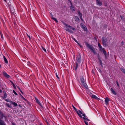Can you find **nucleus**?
Returning <instances> with one entry per match:
<instances>
[{
	"label": "nucleus",
	"mask_w": 125,
	"mask_h": 125,
	"mask_svg": "<svg viewBox=\"0 0 125 125\" xmlns=\"http://www.w3.org/2000/svg\"><path fill=\"white\" fill-rule=\"evenodd\" d=\"M19 90H20V91L21 92V93L22 94H23L22 91H21V90L20 89H19Z\"/></svg>",
	"instance_id": "obj_47"
},
{
	"label": "nucleus",
	"mask_w": 125,
	"mask_h": 125,
	"mask_svg": "<svg viewBox=\"0 0 125 125\" xmlns=\"http://www.w3.org/2000/svg\"><path fill=\"white\" fill-rule=\"evenodd\" d=\"M116 83L118 86V87L119 86V84H118V83L117 81H116Z\"/></svg>",
	"instance_id": "obj_44"
},
{
	"label": "nucleus",
	"mask_w": 125,
	"mask_h": 125,
	"mask_svg": "<svg viewBox=\"0 0 125 125\" xmlns=\"http://www.w3.org/2000/svg\"><path fill=\"white\" fill-rule=\"evenodd\" d=\"M82 115L84 117H85V115L84 114H82Z\"/></svg>",
	"instance_id": "obj_45"
},
{
	"label": "nucleus",
	"mask_w": 125,
	"mask_h": 125,
	"mask_svg": "<svg viewBox=\"0 0 125 125\" xmlns=\"http://www.w3.org/2000/svg\"><path fill=\"white\" fill-rule=\"evenodd\" d=\"M41 50H43L44 52H46V49L43 47L41 46Z\"/></svg>",
	"instance_id": "obj_24"
},
{
	"label": "nucleus",
	"mask_w": 125,
	"mask_h": 125,
	"mask_svg": "<svg viewBox=\"0 0 125 125\" xmlns=\"http://www.w3.org/2000/svg\"><path fill=\"white\" fill-rule=\"evenodd\" d=\"M92 97L96 99L97 98V97H96L95 95H92Z\"/></svg>",
	"instance_id": "obj_25"
},
{
	"label": "nucleus",
	"mask_w": 125,
	"mask_h": 125,
	"mask_svg": "<svg viewBox=\"0 0 125 125\" xmlns=\"http://www.w3.org/2000/svg\"><path fill=\"white\" fill-rule=\"evenodd\" d=\"M107 25H106V24H104V28H107Z\"/></svg>",
	"instance_id": "obj_41"
},
{
	"label": "nucleus",
	"mask_w": 125,
	"mask_h": 125,
	"mask_svg": "<svg viewBox=\"0 0 125 125\" xmlns=\"http://www.w3.org/2000/svg\"><path fill=\"white\" fill-rule=\"evenodd\" d=\"M65 30L70 33H73V32L69 28L67 27L65 28Z\"/></svg>",
	"instance_id": "obj_12"
},
{
	"label": "nucleus",
	"mask_w": 125,
	"mask_h": 125,
	"mask_svg": "<svg viewBox=\"0 0 125 125\" xmlns=\"http://www.w3.org/2000/svg\"><path fill=\"white\" fill-rule=\"evenodd\" d=\"M9 102H10V103L11 104H13V102H12V101H10Z\"/></svg>",
	"instance_id": "obj_43"
},
{
	"label": "nucleus",
	"mask_w": 125,
	"mask_h": 125,
	"mask_svg": "<svg viewBox=\"0 0 125 125\" xmlns=\"http://www.w3.org/2000/svg\"><path fill=\"white\" fill-rule=\"evenodd\" d=\"M3 92L4 93V96L3 97V99H4L6 98L7 95L6 92L5 91H3Z\"/></svg>",
	"instance_id": "obj_15"
},
{
	"label": "nucleus",
	"mask_w": 125,
	"mask_h": 125,
	"mask_svg": "<svg viewBox=\"0 0 125 125\" xmlns=\"http://www.w3.org/2000/svg\"><path fill=\"white\" fill-rule=\"evenodd\" d=\"M63 24H64V25H65V24H65V23H63Z\"/></svg>",
	"instance_id": "obj_59"
},
{
	"label": "nucleus",
	"mask_w": 125,
	"mask_h": 125,
	"mask_svg": "<svg viewBox=\"0 0 125 125\" xmlns=\"http://www.w3.org/2000/svg\"><path fill=\"white\" fill-rule=\"evenodd\" d=\"M30 63L29 62H27V64L28 65H30Z\"/></svg>",
	"instance_id": "obj_48"
},
{
	"label": "nucleus",
	"mask_w": 125,
	"mask_h": 125,
	"mask_svg": "<svg viewBox=\"0 0 125 125\" xmlns=\"http://www.w3.org/2000/svg\"><path fill=\"white\" fill-rule=\"evenodd\" d=\"M99 61L100 64L101 65V66H102V61H101V60L100 59H99Z\"/></svg>",
	"instance_id": "obj_38"
},
{
	"label": "nucleus",
	"mask_w": 125,
	"mask_h": 125,
	"mask_svg": "<svg viewBox=\"0 0 125 125\" xmlns=\"http://www.w3.org/2000/svg\"><path fill=\"white\" fill-rule=\"evenodd\" d=\"M82 84L86 88L88 89V87L86 84L84 80L83 77H81L80 78Z\"/></svg>",
	"instance_id": "obj_3"
},
{
	"label": "nucleus",
	"mask_w": 125,
	"mask_h": 125,
	"mask_svg": "<svg viewBox=\"0 0 125 125\" xmlns=\"http://www.w3.org/2000/svg\"><path fill=\"white\" fill-rule=\"evenodd\" d=\"M5 105L7 106L8 107L10 108H11L12 106L10 105L8 103H6L5 104Z\"/></svg>",
	"instance_id": "obj_22"
},
{
	"label": "nucleus",
	"mask_w": 125,
	"mask_h": 125,
	"mask_svg": "<svg viewBox=\"0 0 125 125\" xmlns=\"http://www.w3.org/2000/svg\"><path fill=\"white\" fill-rule=\"evenodd\" d=\"M8 6L10 9V12L11 13H13L14 12V9L13 7L11 5H9Z\"/></svg>",
	"instance_id": "obj_6"
},
{
	"label": "nucleus",
	"mask_w": 125,
	"mask_h": 125,
	"mask_svg": "<svg viewBox=\"0 0 125 125\" xmlns=\"http://www.w3.org/2000/svg\"><path fill=\"white\" fill-rule=\"evenodd\" d=\"M13 87H15L14 85H13Z\"/></svg>",
	"instance_id": "obj_63"
},
{
	"label": "nucleus",
	"mask_w": 125,
	"mask_h": 125,
	"mask_svg": "<svg viewBox=\"0 0 125 125\" xmlns=\"http://www.w3.org/2000/svg\"><path fill=\"white\" fill-rule=\"evenodd\" d=\"M1 37L2 38V36H1Z\"/></svg>",
	"instance_id": "obj_62"
},
{
	"label": "nucleus",
	"mask_w": 125,
	"mask_h": 125,
	"mask_svg": "<svg viewBox=\"0 0 125 125\" xmlns=\"http://www.w3.org/2000/svg\"><path fill=\"white\" fill-rule=\"evenodd\" d=\"M35 98L37 103L41 107H42V106L41 104L40 103L38 100L37 99V98L36 97H35Z\"/></svg>",
	"instance_id": "obj_14"
},
{
	"label": "nucleus",
	"mask_w": 125,
	"mask_h": 125,
	"mask_svg": "<svg viewBox=\"0 0 125 125\" xmlns=\"http://www.w3.org/2000/svg\"><path fill=\"white\" fill-rule=\"evenodd\" d=\"M3 74L4 76L7 78H9L10 77V76L8 75L5 71L3 72Z\"/></svg>",
	"instance_id": "obj_9"
},
{
	"label": "nucleus",
	"mask_w": 125,
	"mask_h": 125,
	"mask_svg": "<svg viewBox=\"0 0 125 125\" xmlns=\"http://www.w3.org/2000/svg\"><path fill=\"white\" fill-rule=\"evenodd\" d=\"M120 17L121 18H122V17H123L121 15H120Z\"/></svg>",
	"instance_id": "obj_58"
},
{
	"label": "nucleus",
	"mask_w": 125,
	"mask_h": 125,
	"mask_svg": "<svg viewBox=\"0 0 125 125\" xmlns=\"http://www.w3.org/2000/svg\"><path fill=\"white\" fill-rule=\"evenodd\" d=\"M5 101L7 102H9L10 100H9V99H5Z\"/></svg>",
	"instance_id": "obj_40"
},
{
	"label": "nucleus",
	"mask_w": 125,
	"mask_h": 125,
	"mask_svg": "<svg viewBox=\"0 0 125 125\" xmlns=\"http://www.w3.org/2000/svg\"><path fill=\"white\" fill-rule=\"evenodd\" d=\"M13 87H15L14 85H13Z\"/></svg>",
	"instance_id": "obj_64"
},
{
	"label": "nucleus",
	"mask_w": 125,
	"mask_h": 125,
	"mask_svg": "<svg viewBox=\"0 0 125 125\" xmlns=\"http://www.w3.org/2000/svg\"><path fill=\"white\" fill-rule=\"evenodd\" d=\"M124 42H123V41H122L121 42V44H122V46L123 45V43Z\"/></svg>",
	"instance_id": "obj_49"
},
{
	"label": "nucleus",
	"mask_w": 125,
	"mask_h": 125,
	"mask_svg": "<svg viewBox=\"0 0 125 125\" xmlns=\"http://www.w3.org/2000/svg\"><path fill=\"white\" fill-rule=\"evenodd\" d=\"M73 108L74 110L76 112V113H78V111H77V110L75 108L73 105Z\"/></svg>",
	"instance_id": "obj_27"
},
{
	"label": "nucleus",
	"mask_w": 125,
	"mask_h": 125,
	"mask_svg": "<svg viewBox=\"0 0 125 125\" xmlns=\"http://www.w3.org/2000/svg\"><path fill=\"white\" fill-rule=\"evenodd\" d=\"M52 19L53 20H54L56 22H58V21L55 18L53 17Z\"/></svg>",
	"instance_id": "obj_29"
},
{
	"label": "nucleus",
	"mask_w": 125,
	"mask_h": 125,
	"mask_svg": "<svg viewBox=\"0 0 125 125\" xmlns=\"http://www.w3.org/2000/svg\"><path fill=\"white\" fill-rule=\"evenodd\" d=\"M2 92V90L0 89V93H1Z\"/></svg>",
	"instance_id": "obj_50"
},
{
	"label": "nucleus",
	"mask_w": 125,
	"mask_h": 125,
	"mask_svg": "<svg viewBox=\"0 0 125 125\" xmlns=\"http://www.w3.org/2000/svg\"><path fill=\"white\" fill-rule=\"evenodd\" d=\"M74 40L75 41V42H77L79 45H80V46L81 47V46L78 43V42H77V41L74 38H73Z\"/></svg>",
	"instance_id": "obj_30"
},
{
	"label": "nucleus",
	"mask_w": 125,
	"mask_h": 125,
	"mask_svg": "<svg viewBox=\"0 0 125 125\" xmlns=\"http://www.w3.org/2000/svg\"><path fill=\"white\" fill-rule=\"evenodd\" d=\"M65 25L67 27H69V28L71 29H72L73 30H75V28H73L72 26H70V25H68V24H65Z\"/></svg>",
	"instance_id": "obj_13"
},
{
	"label": "nucleus",
	"mask_w": 125,
	"mask_h": 125,
	"mask_svg": "<svg viewBox=\"0 0 125 125\" xmlns=\"http://www.w3.org/2000/svg\"><path fill=\"white\" fill-rule=\"evenodd\" d=\"M70 8L72 10V11H75V10L74 9V7H73L72 6H71L70 7Z\"/></svg>",
	"instance_id": "obj_19"
},
{
	"label": "nucleus",
	"mask_w": 125,
	"mask_h": 125,
	"mask_svg": "<svg viewBox=\"0 0 125 125\" xmlns=\"http://www.w3.org/2000/svg\"><path fill=\"white\" fill-rule=\"evenodd\" d=\"M75 65L76 66H74V69L75 70H76V69H77V67H78V64L77 63V62H76L75 63Z\"/></svg>",
	"instance_id": "obj_21"
},
{
	"label": "nucleus",
	"mask_w": 125,
	"mask_h": 125,
	"mask_svg": "<svg viewBox=\"0 0 125 125\" xmlns=\"http://www.w3.org/2000/svg\"><path fill=\"white\" fill-rule=\"evenodd\" d=\"M103 52V53L105 55V58H106V51L104 49L102 51Z\"/></svg>",
	"instance_id": "obj_17"
},
{
	"label": "nucleus",
	"mask_w": 125,
	"mask_h": 125,
	"mask_svg": "<svg viewBox=\"0 0 125 125\" xmlns=\"http://www.w3.org/2000/svg\"><path fill=\"white\" fill-rule=\"evenodd\" d=\"M27 36L28 37H29V39L30 40L31 39V37L27 33Z\"/></svg>",
	"instance_id": "obj_39"
},
{
	"label": "nucleus",
	"mask_w": 125,
	"mask_h": 125,
	"mask_svg": "<svg viewBox=\"0 0 125 125\" xmlns=\"http://www.w3.org/2000/svg\"><path fill=\"white\" fill-rule=\"evenodd\" d=\"M78 111H79V112L81 114H83V113H82V112L80 110H79Z\"/></svg>",
	"instance_id": "obj_42"
},
{
	"label": "nucleus",
	"mask_w": 125,
	"mask_h": 125,
	"mask_svg": "<svg viewBox=\"0 0 125 125\" xmlns=\"http://www.w3.org/2000/svg\"><path fill=\"white\" fill-rule=\"evenodd\" d=\"M0 125H6L5 122L0 118Z\"/></svg>",
	"instance_id": "obj_11"
},
{
	"label": "nucleus",
	"mask_w": 125,
	"mask_h": 125,
	"mask_svg": "<svg viewBox=\"0 0 125 125\" xmlns=\"http://www.w3.org/2000/svg\"><path fill=\"white\" fill-rule=\"evenodd\" d=\"M13 104L15 106H16L17 105V104L15 102H13Z\"/></svg>",
	"instance_id": "obj_31"
},
{
	"label": "nucleus",
	"mask_w": 125,
	"mask_h": 125,
	"mask_svg": "<svg viewBox=\"0 0 125 125\" xmlns=\"http://www.w3.org/2000/svg\"><path fill=\"white\" fill-rule=\"evenodd\" d=\"M77 113V114L81 118H82V116L78 112V113Z\"/></svg>",
	"instance_id": "obj_35"
},
{
	"label": "nucleus",
	"mask_w": 125,
	"mask_h": 125,
	"mask_svg": "<svg viewBox=\"0 0 125 125\" xmlns=\"http://www.w3.org/2000/svg\"><path fill=\"white\" fill-rule=\"evenodd\" d=\"M75 21H78L79 20V19L78 17L77 16H75Z\"/></svg>",
	"instance_id": "obj_23"
},
{
	"label": "nucleus",
	"mask_w": 125,
	"mask_h": 125,
	"mask_svg": "<svg viewBox=\"0 0 125 125\" xmlns=\"http://www.w3.org/2000/svg\"><path fill=\"white\" fill-rule=\"evenodd\" d=\"M50 15H51V19H52L53 18V15L52 13H50Z\"/></svg>",
	"instance_id": "obj_33"
},
{
	"label": "nucleus",
	"mask_w": 125,
	"mask_h": 125,
	"mask_svg": "<svg viewBox=\"0 0 125 125\" xmlns=\"http://www.w3.org/2000/svg\"><path fill=\"white\" fill-rule=\"evenodd\" d=\"M109 100V99L108 97H106L105 100V104H107L108 103Z\"/></svg>",
	"instance_id": "obj_16"
},
{
	"label": "nucleus",
	"mask_w": 125,
	"mask_h": 125,
	"mask_svg": "<svg viewBox=\"0 0 125 125\" xmlns=\"http://www.w3.org/2000/svg\"><path fill=\"white\" fill-rule=\"evenodd\" d=\"M111 90L112 93L116 95V93L115 92L114 90L112 88L111 89Z\"/></svg>",
	"instance_id": "obj_18"
},
{
	"label": "nucleus",
	"mask_w": 125,
	"mask_h": 125,
	"mask_svg": "<svg viewBox=\"0 0 125 125\" xmlns=\"http://www.w3.org/2000/svg\"><path fill=\"white\" fill-rule=\"evenodd\" d=\"M76 60L78 63H80L81 61V55L79 54L76 57Z\"/></svg>",
	"instance_id": "obj_4"
},
{
	"label": "nucleus",
	"mask_w": 125,
	"mask_h": 125,
	"mask_svg": "<svg viewBox=\"0 0 125 125\" xmlns=\"http://www.w3.org/2000/svg\"><path fill=\"white\" fill-rule=\"evenodd\" d=\"M86 47L89 49L91 52H93L94 54H95L96 53L97 54L95 48L92 46L88 44L87 42L86 43Z\"/></svg>",
	"instance_id": "obj_1"
},
{
	"label": "nucleus",
	"mask_w": 125,
	"mask_h": 125,
	"mask_svg": "<svg viewBox=\"0 0 125 125\" xmlns=\"http://www.w3.org/2000/svg\"><path fill=\"white\" fill-rule=\"evenodd\" d=\"M20 96L22 98L23 100H24L26 101V100L23 96L20 94Z\"/></svg>",
	"instance_id": "obj_32"
},
{
	"label": "nucleus",
	"mask_w": 125,
	"mask_h": 125,
	"mask_svg": "<svg viewBox=\"0 0 125 125\" xmlns=\"http://www.w3.org/2000/svg\"><path fill=\"white\" fill-rule=\"evenodd\" d=\"M4 60L5 62L6 63H7L8 62V61L7 60L6 58H5L4 56H3Z\"/></svg>",
	"instance_id": "obj_20"
},
{
	"label": "nucleus",
	"mask_w": 125,
	"mask_h": 125,
	"mask_svg": "<svg viewBox=\"0 0 125 125\" xmlns=\"http://www.w3.org/2000/svg\"><path fill=\"white\" fill-rule=\"evenodd\" d=\"M98 58L99 60V59H100L99 56L98 57Z\"/></svg>",
	"instance_id": "obj_56"
},
{
	"label": "nucleus",
	"mask_w": 125,
	"mask_h": 125,
	"mask_svg": "<svg viewBox=\"0 0 125 125\" xmlns=\"http://www.w3.org/2000/svg\"><path fill=\"white\" fill-rule=\"evenodd\" d=\"M3 117H4L5 118H6V116H4Z\"/></svg>",
	"instance_id": "obj_60"
},
{
	"label": "nucleus",
	"mask_w": 125,
	"mask_h": 125,
	"mask_svg": "<svg viewBox=\"0 0 125 125\" xmlns=\"http://www.w3.org/2000/svg\"><path fill=\"white\" fill-rule=\"evenodd\" d=\"M96 4L99 6H101L102 4V2L100 0H96Z\"/></svg>",
	"instance_id": "obj_5"
},
{
	"label": "nucleus",
	"mask_w": 125,
	"mask_h": 125,
	"mask_svg": "<svg viewBox=\"0 0 125 125\" xmlns=\"http://www.w3.org/2000/svg\"><path fill=\"white\" fill-rule=\"evenodd\" d=\"M83 119H84V120H87L88 121H90V120L89 119H87V118L86 117H83Z\"/></svg>",
	"instance_id": "obj_28"
},
{
	"label": "nucleus",
	"mask_w": 125,
	"mask_h": 125,
	"mask_svg": "<svg viewBox=\"0 0 125 125\" xmlns=\"http://www.w3.org/2000/svg\"><path fill=\"white\" fill-rule=\"evenodd\" d=\"M98 45L99 47V50L101 52H102V51L104 49V48H102V47L101 45L100 44L99 42H98Z\"/></svg>",
	"instance_id": "obj_8"
},
{
	"label": "nucleus",
	"mask_w": 125,
	"mask_h": 125,
	"mask_svg": "<svg viewBox=\"0 0 125 125\" xmlns=\"http://www.w3.org/2000/svg\"><path fill=\"white\" fill-rule=\"evenodd\" d=\"M56 76L58 78V79H59V77L58 76V75H57V74L56 73Z\"/></svg>",
	"instance_id": "obj_46"
},
{
	"label": "nucleus",
	"mask_w": 125,
	"mask_h": 125,
	"mask_svg": "<svg viewBox=\"0 0 125 125\" xmlns=\"http://www.w3.org/2000/svg\"><path fill=\"white\" fill-rule=\"evenodd\" d=\"M96 99L97 100H100V98H99L97 97V99Z\"/></svg>",
	"instance_id": "obj_54"
},
{
	"label": "nucleus",
	"mask_w": 125,
	"mask_h": 125,
	"mask_svg": "<svg viewBox=\"0 0 125 125\" xmlns=\"http://www.w3.org/2000/svg\"><path fill=\"white\" fill-rule=\"evenodd\" d=\"M81 27L85 31H86L87 30V29L85 26L83 24H81Z\"/></svg>",
	"instance_id": "obj_10"
},
{
	"label": "nucleus",
	"mask_w": 125,
	"mask_h": 125,
	"mask_svg": "<svg viewBox=\"0 0 125 125\" xmlns=\"http://www.w3.org/2000/svg\"><path fill=\"white\" fill-rule=\"evenodd\" d=\"M102 43L103 45L105 47H106L107 46L106 42L107 41V39L104 37H103L102 38Z\"/></svg>",
	"instance_id": "obj_2"
},
{
	"label": "nucleus",
	"mask_w": 125,
	"mask_h": 125,
	"mask_svg": "<svg viewBox=\"0 0 125 125\" xmlns=\"http://www.w3.org/2000/svg\"><path fill=\"white\" fill-rule=\"evenodd\" d=\"M70 3L71 4V6H72V2H71V1H70Z\"/></svg>",
	"instance_id": "obj_51"
},
{
	"label": "nucleus",
	"mask_w": 125,
	"mask_h": 125,
	"mask_svg": "<svg viewBox=\"0 0 125 125\" xmlns=\"http://www.w3.org/2000/svg\"><path fill=\"white\" fill-rule=\"evenodd\" d=\"M77 13L79 14V16L80 17V19L82 21H83V20L82 18V13H80V11L79 10L77 11Z\"/></svg>",
	"instance_id": "obj_7"
},
{
	"label": "nucleus",
	"mask_w": 125,
	"mask_h": 125,
	"mask_svg": "<svg viewBox=\"0 0 125 125\" xmlns=\"http://www.w3.org/2000/svg\"><path fill=\"white\" fill-rule=\"evenodd\" d=\"M10 82L13 84V85H14L13 83L11 81Z\"/></svg>",
	"instance_id": "obj_57"
},
{
	"label": "nucleus",
	"mask_w": 125,
	"mask_h": 125,
	"mask_svg": "<svg viewBox=\"0 0 125 125\" xmlns=\"http://www.w3.org/2000/svg\"><path fill=\"white\" fill-rule=\"evenodd\" d=\"M45 122H46V123L48 125V123L47 122V120H46V121H45Z\"/></svg>",
	"instance_id": "obj_53"
},
{
	"label": "nucleus",
	"mask_w": 125,
	"mask_h": 125,
	"mask_svg": "<svg viewBox=\"0 0 125 125\" xmlns=\"http://www.w3.org/2000/svg\"><path fill=\"white\" fill-rule=\"evenodd\" d=\"M5 2H6V0H3Z\"/></svg>",
	"instance_id": "obj_61"
},
{
	"label": "nucleus",
	"mask_w": 125,
	"mask_h": 125,
	"mask_svg": "<svg viewBox=\"0 0 125 125\" xmlns=\"http://www.w3.org/2000/svg\"><path fill=\"white\" fill-rule=\"evenodd\" d=\"M2 112L0 110V115L2 113Z\"/></svg>",
	"instance_id": "obj_55"
},
{
	"label": "nucleus",
	"mask_w": 125,
	"mask_h": 125,
	"mask_svg": "<svg viewBox=\"0 0 125 125\" xmlns=\"http://www.w3.org/2000/svg\"><path fill=\"white\" fill-rule=\"evenodd\" d=\"M121 70L125 74V69H123V68H121Z\"/></svg>",
	"instance_id": "obj_26"
},
{
	"label": "nucleus",
	"mask_w": 125,
	"mask_h": 125,
	"mask_svg": "<svg viewBox=\"0 0 125 125\" xmlns=\"http://www.w3.org/2000/svg\"><path fill=\"white\" fill-rule=\"evenodd\" d=\"M84 122L85 124L86 125H88V123L87 122H86L85 120L84 121Z\"/></svg>",
	"instance_id": "obj_37"
},
{
	"label": "nucleus",
	"mask_w": 125,
	"mask_h": 125,
	"mask_svg": "<svg viewBox=\"0 0 125 125\" xmlns=\"http://www.w3.org/2000/svg\"><path fill=\"white\" fill-rule=\"evenodd\" d=\"M1 115V118H3V117L4 116V115L2 113L0 115Z\"/></svg>",
	"instance_id": "obj_34"
},
{
	"label": "nucleus",
	"mask_w": 125,
	"mask_h": 125,
	"mask_svg": "<svg viewBox=\"0 0 125 125\" xmlns=\"http://www.w3.org/2000/svg\"><path fill=\"white\" fill-rule=\"evenodd\" d=\"M12 125H16L14 123H12Z\"/></svg>",
	"instance_id": "obj_52"
},
{
	"label": "nucleus",
	"mask_w": 125,
	"mask_h": 125,
	"mask_svg": "<svg viewBox=\"0 0 125 125\" xmlns=\"http://www.w3.org/2000/svg\"><path fill=\"white\" fill-rule=\"evenodd\" d=\"M13 92L16 95H18L16 93V92H15V91L14 90H13Z\"/></svg>",
	"instance_id": "obj_36"
}]
</instances>
